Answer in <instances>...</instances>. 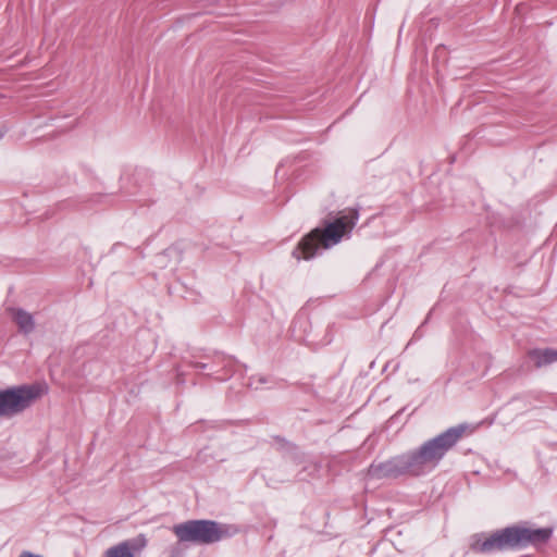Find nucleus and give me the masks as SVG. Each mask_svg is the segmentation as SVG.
<instances>
[{"label": "nucleus", "mask_w": 557, "mask_h": 557, "mask_svg": "<svg viewBox=\"0 0 557 557\" xmlns=\"http://www.w3.org/2000/svg\"><path fill=\"white\" fill-rule=\"evenodd\" d=\"M473 431L474 428H470L467 424L450 428L438 436L425 442L419 449L385 462L381 467V472L388 476L401 474L419 475L425 470L434 468L463 434L472 433Z\"/></svg>", "instance_id": "nucleus-1"}, {"label": "nucleus", "mask_w": 557, "mask_h": 557, "mask_svg": "<svg viewBox=\"0 0 557 557\" xmlns=\"http://www.w3.org/2000/svg\"><path fill=\"white\" fill-rule=\"evenodd\" d=\"M552 534L553 530L550 528L531 529L513 525L488 535L478 534L473 536L470 548L474 553L490 554L527 544L545 543Z\"/></svg>", "instance_id": "nucleus-2"}, {"label": "nucleus", "mask_w": 557, "mask_h": 557, "mask_svg": "<svg viewBox=\"0 0 557 557\" xmlns=\"http://www.w3.org/2000/svg\"><path fill=\"white\" fill-rule=\"evenodd\" d=\"M358 220V212L349 209L333 220L325 222L323 228H314L298 244L293 255L296 259H310L319 248L327 249L349 234Z\"/></svg>", "instance_id": "nucleus-3"}, {"label": "nucleus", "mask_w": 557, "mask_h": 557, "mask_svg": "<svg viewBox=\"0 0 557 557\" xmlns=\"http://www.w3.org/2000/svg\"><path fill=\"white\" fill-rule=\"evenodd\" d=\"M174 532L181 541H193L201 543H212L219 541L224 531L212 521H189L178 524Z\"/></svg>", "instance_id": "nucleus-4"}, {"label": "nucleus", "mask_w": 557, "mask_h": 557, "mask_svg": "<svg viewBox=\"0 0 557 557\" xmlns=\"http://www.w3.org/2000/svg\"><path fill=\"white\" fill-rule=\"evenodd\" d=\"M37 396V391L27 386L0 392V417H11L23 411Z\"/></svg>", "instance_id": "nucleus-5"}, {"label": "nucleus", "mask_w": 557, "mask_h": 557, "mask_svg": "<svg viewBox=\"0 0 557 557\" xmlns=\"http://www.w3.org/2000/svg\"><path fill=\"white\" fill-rule=\"evenodd\" d=\"M145 546L146 539L140 535L136 539L123 541L108 548L104 553V557H136V554Z\"/></svg>", "instance_id": "nucleus-6"}, {"label": "nucleus", "mask_w": 557, "mask_h": 557, "mask_svg": "<svg viewBox=\"0 0 557 557\" xmlns=\"http://www.w3.org/2000/svg\"><path fill=\"white\" fill-rule=\"evenodd\" d=\"M9 314L11 320L16 324L20 332L24 334H29L35 329V320L34 317L20 308H11L9 309Z\"/></svg>", "instance_id": "nucleus-7"}, {"label": "nucleus", "mask_w": 557, "mask_h": 557, "mask_svg": "<svg viewBox=\"0 0 557 557\" xmlns=\"http://www.w3.org/2000/svg\"><path fill=\"white\" fill-rule=\"evenodd\" d=\"M530 357L536 367L546 366L557 360V349H536Z\"/></svg>", "instance_id": "nucleus-8"}, {"label": "nucleus", "mask_w": 557, "mask_h": 557, "mask_svg": "<svg viewBox=\"0 0 557 557\" xmlns=\"http://www.w3.org/2000/svg\"><path fill=\"white\" fill-rule=\"evenodd\" d=\"M20 557H42V556H39V555H35L33 553H29V552H23Z\"/></svg>", "instance_id": "nucleus-9"}]
</instances>
